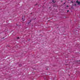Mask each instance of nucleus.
Segmentation results:
<instances>
[{
    "instance_id": "obj_1",
    "label": "nucleus",
    "mask_w": 80,
    "mask_h": 80,
    "mask_svg": "<svg viewBox=\"0 0 80 80\" xmlns=\"http://www.w3.org/2000/svg\"><path fill=\"white\" fill-rule=\"evenodd\" d=\"M76 3H78V5H80V2L78 1H76Z\"/></svg>"
},
{
    "instance_id": "obj_2",
    "label": "nucleus",
    "mask_w": 80,
    "mask_h": 80,
    "mask_svg": "<svg viewBox=\"0 0 80 80\" xmlns=\"http://www.w3.org/2000/svg\"><path fill=\"white\" fill-rule=\"evenodd\" d=\"M22 20H23V21H24L25 20V19H23V18H22Z\"/></svg>"
},
{
    "instance_id": "obj_3",
    "label": "nucleus",
    "mask_w": 80,
    "mask_h": 80,
    "mask_svg": "<svg viewBox=\"0 0 80 80\" xmlns=\"http://www.w3.org/2000/svg\"><path fill=\"white\" fill-rule=\"evenodd\" d=\"M18 39H19V37H18Z\"/></svg>"
},
{
    "instance_id": "obj_4",
    "label": "nucleus",
    "mask_w": 80,
    "mask_h": 80,
    "mask_svg": "<svg viewBox=\"0 0 80 80\" xmlns=\"http://www.w3.org/2000/svg\"><path fill=\"white\" fill-rule=\"evenodd\" d=\"M69 12V10H68V11H67V12Z\"/></svg>"
},
{
    "instance_id": "obj_5",
    "label": "nucleus",
    "mask_w": 80,
    "mask_h": 80,
    "mask_svg": "<svg viewBox=\"0 0 80 80\" xmlns=\"http://www.w3.org/2000/svg\"><path fill=\"white\" fill-rule=\"evenodd\" d=\"M52 2H54V1H52Z\"/></svg>"
},
{
    "instance_id": "obj_6",
    "label": "nucleus",
    "mask_w": 80,
    "mask_h": 80,
    "mask_svg": "<svg viewBox=\"0 0 80 80\" xmlns=\"http://www.w3.org/2000/svg\"><path fill=\"white\" fill-rule=\"evenodd\" d=\"M67 7H68V6Z\"/></svg>"
},
{
    "instance_id": "obj_7",
    "label": "nucleus",
    "mask_w": 80,
    "mask_h": 80,
    "mask_svg": "<svg viewBox=\"0 0 80 80\" xmlns=\"http://www.w3.org/2000/svg\"><path fill=\"white\" fill-rule=\"evenodd\" d=\"M64 4H65V3H64Z\"/></svg>"
}]
</instances>
